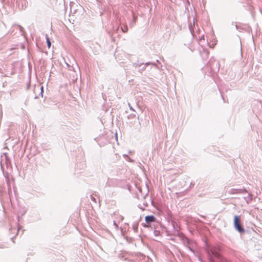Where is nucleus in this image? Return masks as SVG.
<instances>
[{
  "mask_svg": "<svg viewBox=\"0 0 262 262\" xmlns=\"http://www.w3.org/2000/svg\"><path fill=\"white\" fill-rule=\"evenodd\" d=\"M170 223L175 234H177L180 237L183 245L187 247L191 252L194 254L195 252V248L196 247V242L186 237L182 232H179L180 227L178 225L177 223L175 221L171 220Z\"/></svg>",
  "mask_w": 262,
  "mask_h": 262,
  "instance_id": "obj_1",
  "label": "nucleus"
},
{
  "mask_svg": "<svg viewBox=\"0 0 262 262\" xmlns=\"http://www.w3.org/2000/svg\"><path fill=\"white\" fill-rule=\"evenodd\" d=\"M205 251L209 258H219L220 254L221 249L219 246H214L207 244Z\"/></svg>",
  "mask_w": 262,
  "mask_h": 262,
  "instance_id": "obj_2",
  "label": "nucleus"
},
{
  "mask_svg": "<svg viewBox=\"0 0 262 262\" xmlns=\"http://www.w3.org/2000/svg\"><path fill=\"white\" fill-rule=\"evenodd\" d=\"M206 68L209 70L212 74H215L220 70L219 62L214 58H211L206 64Z\"/></svg>",
  "mask_w": 262,
  "mask_h": 262,
  "instance_id": "obj_3",
  "label": "nucleus"
},
{
  "mask_svg": "<svg viewBox=\"0 0 262 262\" xmlns=\"http://www.w3.org/2000/svg\"><path fill=\"white\" fill-rule=\"evenodd\" d=\"M233 227L236 231L241 234L245 232V229L241 223V216L236 215L233 219Z\"/></svg>",
  "mask_w": 262,
  "mask_h": 262,
  "instance_id": "obj_4",
  "label": "nucleus"
},
{
  "mask_svg": "<svg viewBox=\"0 0 262 262\" xmlns=\"http://www.w3.org/2000/svg\"><path fill=\"white\" fill-rule=\"evenodd\" d=\"M118 111H119V113L117 115V119H118V118L122 119L124 117H127L126 115L127 112L126 111V106L124 104H123L122 106H120L119 108H118Z\"/></svg>",
  "mask_w": 262,
  "mask_h": 262,
  "instance_id": "obj_5",
  "label": "nucleus"
},
{
  "mask_svg": "<svg viewBox=\"0 0 262 262\" xmlns=\"http://www.w3.org/2000/svg\"><path fill=\"white\" fill-rule=\"evenodd\" d=\"M156 219L155 216L153 215H147L145 217V222L147 224H150L151 223H153L156 221Z\"/></svg>",
  "mask_w": 262,
  "mask_h": 262,
  "instance_id": "obj_6",
  "label": "nucleus"
},
{
  "mask_svg": "<svg viewBox=\"0 0 262 262\" xmlns=\"http://www.w3.org/2000/svg\"><path fill=\"white\" fill-rule=\"evenodd\" d=\"M118 258L120 260H122L124 262H128L129 261L126 257V254L124 253H120L118 254Z\"/></svg>",
  "mask_w": 262,
  "mask_h": 262,
  "instance_id": "obj_7",
  "label": "nucleus"
},
{
  "mask_svg": "<svg viewBox=\"0 0 262 262\" xmlns=\"http://www.w3.org/2000/svg\"><path fill=\"white\" fill-rule=\"evenodd\" d=\"M232 192L234 193H247V190L245 188L239 189H233Z\"/></svg>",
  "mask_w": 262,
  "mask_h": 262,
  "instance_id": "obj_8",
  "label": "nucleus"
},
{
  "mask_svg": "<svg viewBox=\"0 0 262 262\" xmlns=\"http://www.w3.org/2000/svg\"><path fill=\"white\" fill-rule=\"evenodd\" d=\"M123 156L125 160L129 162L133 163L135 162L134 160L130 158L127 155L123 154Z\"/></svg>",
  "mask_w": 262,
  "mask_h": 262,
  "instance_id": "obj_9",
  "label": "nucleus"
},
{
  "mask_svg": "<svg viewBox=\"0 0 262 262\" xmlns=\"http://www.w3.org/2000/svg\"><path fill=\"white\" fill-rule=\"evenodd\" d=\"M150 64V63L149 62H146L145 64H144L143 66L140 67V68L138 70L139 72L140 73H142L143 71H144L145 70V66L149 65Z\"/></svg>",
  "mask_w": 262,
  "mask_h": 262,
  "instance_id": "obj_10",
  "label": "nucleus"
},
{
  "mask_svg": "<svg viewBox=\"0 0 262 262\" xmlns=\"http://www.w3.org/2000/svg\"><path fill=\"white\" fill-rule=\"evenodd\" d=\"M121 31L123 33H125L128 30V28H127V26L126 25H122L121 26Z\"/></svg>",
  "mask_w": 262,
  "mask_h": 262,
  "instance_id": "obj_11",
  "label": "nucleus"
},
{
  "mask_svg": "<svg viewBox=\"0 0 262 262\" xmlns=\"http://www.w3.org/2000/svg\"><path fill=\"white\" fill-rule=\"evenodd\" d=\"M143 65H144V63L139 62V61L134 63V66L135 67H141Z\"/></svg>",
  "mask_w": 262,
  "mask_h": 262,
  "instance_id": "obj_12",
  "label": "nucleus"
},
{
  "mask_svg": "<svg viewBox=\"0 0 262 262\" xmlns=\"http://www.w3.org/2000/svg\"><path fill=\"white\" fill-rule=\"evenodd\" d=\"M46 40H47V45H48V46L49 48H50L51 47V42L50 40V38L49 37H48V36L47 35H46Z\"/></svg>",
  "mask_w": 262,
  "mask_h": 262,
  "instance_id": "obj_13",
  "label": "nucleus"
},
{
  "mask_svg": "<svg viewBox=\"0 0 262 262\" xmlns=\"http://www.w3.org/2000/svg\"><path fill=\"white\" fill-rule=\"evenodd\" d=\"M116 230H118L121 234H123V230L121 228H119L118 226L116 223Z\"/></svg>",
  "mask_w": 262,
  "mask_h": 262,
  "instance_id": "obj_14",
  "label": "nucleus"
},
{
  "mask_svg": "<svg viewBox=\"0 0 262 262\" xmlns=\"http://www.w3.org/2000/svg\"><path fill=\"white\" fill-rule=\"evenodd\" d=\"M124 178H125V177L123 176L122 177V179H123L122 180H120V179H116V186L118 185V183L119 181L123 180Z\"/></svg>",
  "mask_w": 262,
  "mask_h": 262,
  "instance_id": "obj_15",
  "label": "nucleus"
},
{
  "mask_svg": "<svg viewBox=\"0 0 262 262\" xmlns=\"http://www.w3.org/2000/svg\"><path fill=\"white\" fill-rule=\"evenodd\" d=\"M203 54L205 55L206 56H207L209 54V52L207 50H205L203 51Z\"/></svg>",
  "mask_w": 262,
  "mask_h": 262,
  "instance_id": "obj_16",
  "label": "nucleus"
},
{
  "mask_svg": "<svg viewBox=\"0 0 262 262\" xmlns=\"http://www.w3.org/2000/svg\"><path fill=\"white\" fill-rule=\"evenodd\" d=\"M115 139H116V142H117V144H119V143L118 142V135H117V133L116 130V134H115Z\"/></svg>",
  "mask_w": 262,
  "mask_h": 262,
  "instance_id": "obj_17",
  "label": "nucleus"
},
{
  "mask_svg": "<svg viewBox=\"0 0 262 262\" xmlns=\"http://www.w3.org/2000/svg\"><path fill=\"white\" fill-rule=\"evenodd\" d=\"M133 229H134V231L137 232V230H138V225H134L133 226Z\"/></svg>",
  "mask_w": 262,
  "mask_h": 262,
  "instance_id": "obj_18",
  "label": "nucleus"
},
{
  "mask_svg": "<svg viewBox=\"0 0 262 262\" xmlns=\"http://www.w3.org/2000/svg\"><path fill=\"white\" fill-rule=\"evenodd\" d=\"M19 29V30L20 31H21V32H23L24 31V28L23 27L20 26H18Z\"/></svg>",
  "mask_w": 262,
  "mask_h": 262,
  "instance_id": "obj_19",
  "label": "nucleus"
},
{
  "mask_svg": "<svg viewBox=\"0 0 262 262\" xmlns=\"http://www.w3.org/2000/svg\"><path fill=\"white\" fill-rule=\"evenodd\" d=\"M91 199H92V200L93 201H94V202H96V199H95L94 197H93V196H91Z\"/></svg>",
  "mask_w": 262,
  "mask_h": 262,
  "instance_id": "obj_20",
  "label": "nucleus"
},
{
  "mask_svg": "<svg viewBox=\"0 0 262 262\" xmlns=\"http://www.w3.org/2000/svg\"><path fill=\"white\" fill-rule=\"evenodd\" d=\"M125 171V169H123L122 170V171L121 172V173H124Z\"/></svg>",
  "mask_w": 262,
  "mask_h": 262,
  "instance_id": "obj_21",
  "label": "nucleus"
},
{
  "mask_svg": "<svg viewBox=\"0 0 262 262\" xmlns=\"http://www.w3.org/2000/svg\"><path fill=\"white\" fill-rule=\"evenodd\" d=\"M129 105H130L129 104ZM129 107H130V109L131 110H132V111H135V110H134V108H133L132 106H129Z\"/></svg>",
  "mask_w": 262,
  "mask_h": 262,
  "instance_id": "obj_22",
  "label": "nucleus"
},
{
  "mask_svg": "<svg viewBox=\"0 0 262 262\" xmlns=\"http://www.w3.org/2000/svg\"><path fill=\"white\" fill-rule=\"evenodd\" d=\"M235 27L236 30H238V26L237 25H235Z\"/></svg>",
  "mask_w": 262,
  "mask_h": 262,
  "instance_id": "obj_23",
  "label": "nucleus"
},
{
  "mask_svg": "<svg viewBox=\"0 0 262 262\" xmlns=\"http://www.w3.org/2000/svg\"><path fill=\"white\" fill-rule=\"evenodd\" d=\"M115 18H116V24L117 21V15L116 14Z\"/></svg>",
  "mask_w": 262,
  "mask_h": 262,
  "instance_id": "obj_24",
  "label": "nucleus"
},
{
  "mask_svg": "<svg viewBox=\"0 0 262 262\" xmlns=\"http://www.w3.org/2000/svg\"><path fill=\"white\" fill-rule=\"evenodd\" d=\"M123 219V217L122 216H120V220H122Z\"/></svg>",
  "mask_w": 262,
  "mask_h": 262,
  "instance_id": "obj_25",
  "label": "nucleus"
},
{
  "mask_svg": "<svg viewBox=\"0 0 262 262\" xmlns=\"http://www.w3.org/2000/svg\"><path fill=\"white\" fill-rule=\"evenodd\" d=\"M7 184L8 185V187H10V184H9V181L7 182Z\"/></svg>",
  "mask_w": 262,
  "mask_h": 262,
  "instance_id": "obj_26",
  "label": "nucleus"
},
{
  "mask_svg": "<svg viewBox=\"0 0 262 262\" xmlns=\"http://www.w3.org/2000/svg\"><path fill=\"white\" fill-rule=\"evenodd\" d=\"M118 29V28H117V29H116V30H115L116 33H117V32Z\"/></svg>",
  "mask_w": 262,
  "mask_h": 262,
  "instance_id": "obj_27",
  "label": "nucleus"
},
{
  "mask_svg": "<svg viewBox=\"0 0 262 262\" xmlns=\"http://www.w3.org/2000/svg\"><path fill=\"white\" fill-rule=\"evenodd\" d=\"M115 155H116V158H117V154H115Z\"/></svg>",
  "mask_w": 262,
  "mask_h": 262,
  "instance_id": "obj_28",
  "label": "nucleus"
},
{
  "mask_svg": "<svg viewBox=\"0 0 262 262\" xmlns=\"http://www.w3.org/2000/svg\"><path fill=\"white\" fill-rule=\"evenodd\" d=\"M41 91H42V90H43V87L42 86L41 88Z\"/></svg>",
  "mask_w": 262,
  "mask_h": 262,
  "instance_id": "obj_29",
  "label": "nucleus"
},
{
  "mask_svg": "<svg viewBox=\"0 0 262 262\" xmlns=\"http://www.w3.org/2000/svg\"><path fill=\"white\" fill-rule=\"evenodd\" d=\"M113 224L115 225V221H113Z\"/></svg>",
  "mask_w": 262,
  "mask_h": 262,
  "instance_id": "obj_30",
  "label": "nucleus"
},
{
  "mask_svg": "<svg viewBox=\"0 0 262 262\" xmlns=\"http://www.w3.org/2000/svg\"><path fill=\"white\" fill-rule=\"evenodd\" d=\"M144 205L146 206H147V204H146V203H144Z\"/></svg>",
  "mask_w": 262,
  "mask_h": 262,
  "instance_id": "obj_31",
  "label": "nucleus"
},
{
  "mask_svg": "<svg viewBox=\"0 0 262 262\" xmlns=\"http://www.w3.org/2000/svg\"><path fill=\"white\" fill-rule=\"evenodd\" d=\"M144 205L146 206H147V204H146V203H144Z\"/></svg>",
  "mask_w": 262,
  "mask_h": 262,
  "instance_id": "obj_32",
  "label": "nucleus"
},
{
  "mask_svg": "<svg viewBox=\"0 0 262 262\" xmlns=\"http://www.w3.org/2000/svg\"><path fill=\"white\" fill-rule=\"evenodd\" d=\"M222 99L224 100V97L222 96ZM225 101V100H224Z\"/></svg>",
  "mask_w": 262,
  "mask_h": 262,
  "instance_id": "obj_33",
  "label": "nucleus"
},
{
  "mask_svg": "<svg viewBox=\"0 0 262 262\" xmlns=\"http://www.w3.org/2000/svg\"><path fill=\"white\" fill-rule=\"evenodd\" d=\"M117 106H116V107H115V109H117Z\"/></svg>",
  "mask_w": 262,
  "mask_h": 262,
  "instance_id": "obj_34",
  "label": "nucleus"
},
{
  "mask_svg": "<svg viewBox=\"0 0 262 262\" xmlns=\"http://www.w3.org/2000/svg\"><path fill=\"white\" fill-rule=\"evenodd\" d=\"M117 106H116V107H115V109H117Z\"/></svg>",
  "mask_w": 262,
  "mask_h": 262,
  "instance_id": "obj_35",
  "label": "nucleus"
}]
</instances>
